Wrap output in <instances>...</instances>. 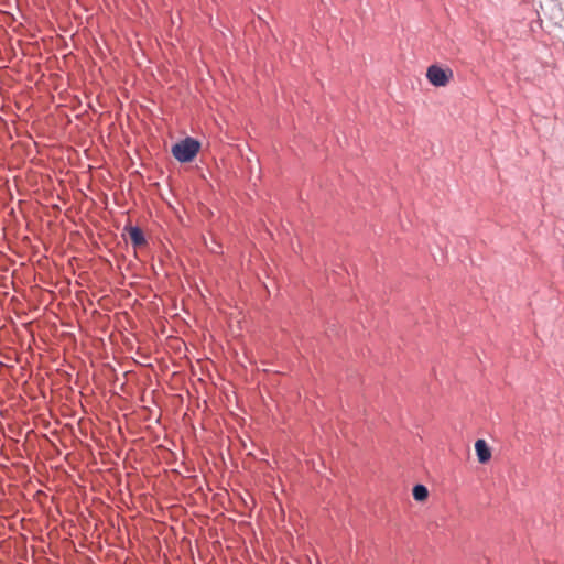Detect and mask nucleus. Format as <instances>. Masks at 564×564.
Masks as SVG:
<instances>
[{
  "instance_id": "1",
  "label": "nucleus",
  "mask_w": 564,
  "mask_h": 564,
  "mask_svg": "<svg viewBox=\"0 0 564 564\" xmlns=\"http://www.w3.org/2000/svg\"><path fill=\"white\" fill-rule=\"evenodd\" d=\"M200 143L194 138L187 137L172 147V154L181 163H187L195 159L199 152Z\"/></svg>"
},
{
  "instance_id": "5",
  "label": "nucleus",
  "mask_w": 564,
  "mask_h": 564,
  "mask_svg": "<svg viewBox=\"0 0 564 564\" xmlns=\"http://www.w3.org/2000/svg\"><path fill=\"white\" fill-rule=\"evenodd\" d=\"M412 494H413V498L420 502L425 501L429 497V490L423 485H415L412 490Z\"/></svg>"
},
{
  "instance_id": "2",
  "label": "nucleus",
  "mask_w": 564,
  "mask_h": 564,
  "mask_svg": "<svg viewBox=\"0 0 564 564\" xmlns=\"http://www.w3.org/2000/svg\"><path fill=\"white\" fill-rule=\"evenodd\" d=\"M426 78L433 86L444 87L453 78V72L449 68L431 65L426 70Z\"/></svg>"
},
{
  "instance_id": "3",
  "label": "nucleus",
  "mask_w": 564,
  "mask_h": 564,
  "mask_svg": "<svg viewBox=\"0 0 564 564\" xmlns=\"http://www.w3.org/2000/svg\"><path fill=\"white\" fill-rule=\"evenodd\" d=\"M124 230L129 232L130 241L133 246V248H140L143 246H147V239L142 231V229L138 226H129L124 227Z\"/></svg>"
},
{
  "instance_id": "4",
  "label": "nucleus",
  "mask_w": 564,
  "mask_h": 564,
  "mask_svg": "<svg viewBox=\"0 0 564 564\" xmlns=\"http://www.w3.org/2000/svg\"><path fill=\"white\" fill-rule=\"evenodd\" d=\"M475 451L479 463L486 464L491 458V451L485 440H477L475 443Z\"/></svg>"
}]
</instances>
